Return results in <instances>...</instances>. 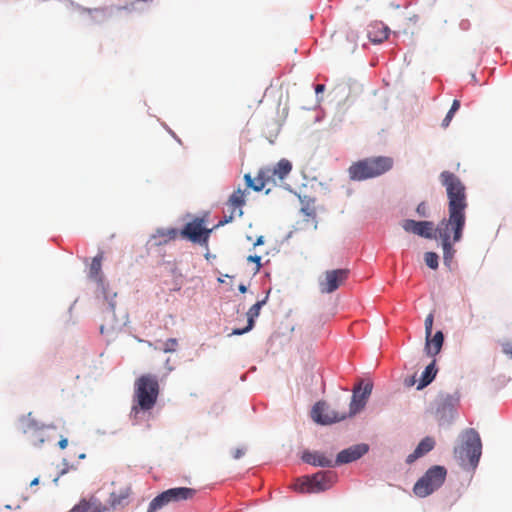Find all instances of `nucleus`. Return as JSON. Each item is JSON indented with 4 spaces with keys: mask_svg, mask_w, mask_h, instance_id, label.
Returning <instances> with one entry per match:
<instances>
[{
    "mask_svg": "<svg viewBox=\"0 0 512 512\" xmlns=\"http://www.w3.org/2000/svg\"><path fill=\"white\" fill-rule=\"evenodd\" d=\"M440 181L446 188L449 217L438 223L436 234L441 242H458L462 238L466 223V188L460 178L449 171L440 174Z\"/></svg>",
    "mask_w": 512,
    "mask_h": 512,
    "instance_id": "1",
    "label": "nucleus"
},
{
    "mask_svg": "<svg viewBox=\"0 0 512 512\" xmlns=\"http://www.w3.org/2000/svg\"><path fill=\"white\" fill-rule=\"evenodd\" d=\"M159 392V382L155 375L144 374L136 379L130 413L134 421L138 420L140 412L150 411L155 406Z\"/></svg>",
    "mask_w": 512,
    "mask_h": 512,
    "instance_id": "2",
    "label": "nucleus"
},
{
    "mask_svg": "<svg viewBox=\"0 0 512 512\" xmlns=\"http://www.w3.org/2000/svg\"><path fill=\"white\" fill-rule=\"evenodd\" d=\"M393 167V159L385 156L370 157L354 162L348 169L351 180L363 181L386 173Z\"/></svg>",
    "mask_w": 512,
    "mask_h": 512,
    "instance_id": "3",
    "label": "nucleus"
},
{
    "mask_svg": "<svg viewBox=\"0 0 512 512\" xmlns=\"http://www.w3.org/2000/svg\"><path fill=\"white\" fill-rule=\"evenodd\" d=\"M455 457L463 466L475 469L482 454V443L478 432L473 428L461 434V444L454 449Z\"/></svg>",
    "mask_w": 512,
    "mask_h": 512,
    "instance_id": "4",
    "label": "nucleus"
},
{
    "mask_svg": "<svg viewBox=\"0 0 512 512\" xmlns=\"http://www.w3.org/2000/svg\"><path fill=\"white\" fill-rule=\"evenodd\" d=\"M447 470L443 466L435 465L429 468L426 473L415 483L413 492L418 497H427L444 483Z\"/></svg>",
    "mask_w": 512,
    "mask_h": 512,
    "instance_id": "5",
    "label": "nucleus"
},
{
    "mask_svg": "<svg viewBox=\"0 0 512 512\" xmlns=\"http://www.w3.org/2000/svg\"><path fill=\"white\" fill-rule=\"evenodd\" d=\"M196 492L195 489L189 487H175L163 491L150 502L147 512H156L170 503L193 499Z\"/></svg>",
    "mask_w": 512,
    "mask_h": 512,
    "instance_id": "6",
    "label": "nucleus"
},
{
    "mask_svg": "<svg viewBox=\"0 0 512 512\" xmlns=\"http://www.w3.org/2000/svg\"><path fill=\"white\" fill-rule=\"evenodd\" d=\"M336 480V474L332 471H323L306 477L304 481L297 482L294 485L296 490L304 492H320L329 489Z\"/></svg>",
    "mask_w": 512,
    "mask_h": 512,
    "instance_id": "7",
    "label": "nucleus"
},
{
    "mask_svg": "<svg viewBox=\"0 0 512 512\" xmlns=\"http://www.w3.org/2000/svg\"><path fill=\"white\" fill-rule=\"evenodd\" d=\"M348 269L327 270L319 279V290L322 294H330L342 286L349 276Z\"/></svg>",
    "mask_w": 512,
    "mask_h": 512,
    "instance_id": "8",
    "label": "nucleus"
},
{
    "mask_svg": "<svg viewBox=\"0 0 512 512\" xmlns=\"http://www.w3.org/2000/svg\"><path fill=\"white\" fill-rule=\"evenodd\" d=\"M21 429L30 440V443L35 447H40L47 439L46 431L47 428L40 425L29 413L21 421Z\"/></svg>",
    "mask_w": 512,
    "mask_h": 512,
    "instance_id": "9",
    "label": "nucleus"
},
{
    "mask_svg": "<svg viewBox=\"0 0 512 512\" xmlns=\"http://www.w3.org/2000/svg\"><path fill=\"white\" fill-rule=\"evenodd\" d=\"M312 419L321 425H329L344 420L347 415L329 409L325 403L318 402L314 405L311 412Z\"/></svg>",
    "mask_w": 512,
    "mask_h": 512,
    "instance_id": "10",
    "label": "nucleus"
},
{
    "mask_svg": "<svg viewBox=\"0 0 512 512\" xmlns=\"http://www.w3.org/2000/svg\"><path fill=\"white\" fill-rule=\"evenodd\" d=\"M211 230L203 227V221L196 219L187 223L182 231L181 236L189 239L194 243H207Z\"/></svg>",
    "mask_w": 512,
    "mask_h": 512,
    "instance_id": "11",
    "label": "nucleus"
},
{
    "mask_svg": "<svg viewBox=\"0 0 512 512\" xmlns=\"http://www.w3.org/2000/svg\"><path fill=\"white\" fill-rule=\"evenodd\" d=\"M372 383H367L362 389L361 383L353 388L352 400L350 402L348 416L352 417L359 413L366 405L372 392Z\"/></svg>",
    "mask_w": 512,
    "mask_h": 512,
    "instance_id": "12",
    "label": "nucleus"
},
{
    "mask_svg": "<svg viewBox=\"0 0 512 512\" xmlns=\"http://www.w3.org/2000/svg\"><path fill=\"white\" fill-rule=\"evenodd\" d=\"M402 228L408 233H413L424 238L432 239L436 237V227L431 221L406 219L402 222Z\"/></svg>",
    "mask_w": 512,
    "mask_h": 512,
    "instance_id": "13",
    "label": "nucleus"
},
{
    "mask_svg": "<svg viewBox=\"0 0 512 512\" xmlns=\"http://www.w3.org/2000/svg\"><path fill=\"white\" fill-rule=\"evenodd\" d=\"M266 177H269L272 185L282 182L292 170V164L289 160L283 158L273 167H265Z\"/></svg>",
    "mask_w": 512,
    "mask_h": 512,
    "instance_id": "14",
    "label": "nucleus"
},
{
    "mask_svg": "<svg viewBox=\"0 0 512 512\" xmlns=\"http://www.w3.org/2000/svg\"><path fill=\"white\" fill-rule=\"evenodd\" d=\"M368 451V445L358 444L342 450L338 453L335 466L350 463L361 458Z\"/></svg>",
    "mask_w": 512,
    "mask_h": 512,
    "instance_id": "15",
    "label": "nucleus"
},
{
    "mask_svg": "<svg viewBox=\"0 0 512 512\" xmlns=\"http://www.w3.org/2000/svg\"><path fill=\"white\" fill-rule=\"evenodd\" d=\"M107 507L95 496L83 498L70 512H105Z\"/></svg>",
    "mask_w": 512,
    "mask_h": 512,
    "instance_id": "16",
    "label": "nucleus"
},
{
    "mask_svg": "<svg viewBox=\"0 0 512 512\" xmlns=\"http://www.w3.org/2000/svg\"><path fill=\"white\" fill-rule=\"evenodd\" d=\"M267 300V296L260 301H257L254 305L250 307V309L247 312V326L243 329H234L232 332V335H242L244 333H247L254 327L255 319L259 316L260 310L263 305H265Z\"/></svg>",
    "mask_w": 512,
    "mask_h": 512,
    "instance_id": "17",
    "label": "nucleus"
},
{
    "mask_svg": "<svg viewBox=\"0 0 512 512\" xmlns=\"http://www.w3.org/2000/svg\"><path fill=\"white\" fill-rule=\"evenodd\" d=\"M389 28L382 22H373L369 25L367 36L373 43H382L388 38Z\"/></svg>",
    "mask_w": 512,
    "mask_h": 512,
    "instance_id": "18",
    "label": "nucleus"
},
{
    "mask_svg": "<svg viewBox=\"0 0 512 512\" xmlns=\"http://www.w3.org/2000/svg\"><path fill=\"white\" fill-rule=\"evenodd\" d=\"M265 168L259 170L257 176L252 178L250 174H245L244 180L248 188L253 189L254 191H261L266 186L272 185V182L269 177H266Z\"/></svg>",
    "mask_w": 512,
    "mask_h": 512,
    "instance_id": "19",
    "label": "nucleus"
},
{
    "mask_svg": "<svg viewBox=\"0 0 512 512\" xmlns=\"http://www.w3.org/2000/svg\"><path fill=\"white\" fill-rule=\"evenodd\" d=\"M302 460L310 465L313 466H320V467H333L335 466V462L327 456H325L321 452H310L305 451L302 455Z\"/></svg>",
    "mask_w": 512,
    "mask_h": 512,
    "instance_id": "20",
    "label": "nucleus"
},
{
    "mask_svg": "<svg viewBox=\"0 0 512 512\" xmlns=\"http://www.w3.org/2000/svg\"><path fill=\"white\" fill-rule=\"evenodd\" d=\"M434 446H435L434 439L431 437H425L424 439H422L420 441V443L418 444V446L416 447L414 452L408 455L406 462L408 464L413 463L418 458H420V457L424 456L425 454H427L428 452H430L434 448Z\"/></svg>",
    "mask_w": 512,
    "mask_h": 512,
    "instance_id": "21",
    "label": "nucleus"
},
{
    "mask_svg": "<svg viewBox=\"0 0 512 512\" xmlns=\"http://www.w3.org/2000/svg\"><path fill=\"white\" fill-rule=\"evenodd\" d=\"M102 261H103V252L98 253L90 264L89 268V278L99 285H103L104 277L102 273Z\"/></svg>",
    "mask_w": 512,
    "mask_h": 512,
    "instance_id": "22",
    "label": "nucleus"
},
{
    "mask_svg": "<svg viewBox=\"0 0 512 512\" xmlns=\"http://www.w3.org/2000/svg\"><path fill=\"white\" fill-rule=\"evenodd\" d=\"M227 205L229 209L237 211V216L243 215L242 207L245 205V191L238 188L235 190L228 199Z\"/></svg>",
    "mask_w": 512,
    "mask_h": 512,
    "instance_id": "23",
    "label": "nucleus"
},
{
    "mask_svg": "<svg viewBox=\"0 0 512 512\" xmlns=\"http://www.w3.org/2000/svg\"><path fill=\"white\" fill-rule=\"evenodd\" d=\"M444 336L441 331H437L432 339L426 338V352L430 356L438 354L442 348Z\"/></svg>",
    "mask_w": 512,
    "mask_h": 512,
    "instance_id": "24",
    "label": "nucleus"
},
{
    "mask_svg": "<svg viewBox=\"0 0 512 512\" xmlns=\"http://www.w3.org/2000/svg\"><path fill=\"white\" fill-rule=\"evenodd\" d=\"M436 374L437 369L435 368V361H433L425 368L424 372L422 373L417 389L420 390L429 385L436 377Z\"/></svg>",
    "mask_w": 512,
    "mask_h": 512,
    "instance_id": "25",
    "label": "nucleus"
},
{
    "mask_svg": "<svg viewBox=\"0 0 512 512\" xmlns=\"http://www.w3.org/2000/svg\"><path fill=\"white\" fill-rule=\"evenodd\" d=\"M131 493V489L129 487L121 488L118 492L113 491L110 494V506L112 508H116L117 506L121 505L124 500H126Z\"/></svg>",
    "mask_w": 512,
    "mask_h": 512,
    "instance_id": "26",
    "label": "nucleus"
},
{
    "mask_svg": "<svg viewBox=\"0 0 512 512\" xmlns=\"http://www.w3.org/2000/svg\"><path fill=\"white\" fill-rule=\"evenodd\" d=\"M178 235V230L175 228H169V229H159L157 230V234L154 236V238H161L157 244H166L170 240L176 239Z\"/></svg>",
    "mask_w": 512,
    "mask_h": 512,
    "instance_id": "27",
    "label": "nucleus"
},
{
    "mask_svg": "<svg viewBox=\"0 0 512 512\" xmlns=\"http://www.w3.org/2000/svg\"><path fill=\"white\" fill-rule=\"evenodd\" d=\"M453 243L454 242H442L444 264L446 266H448L449 268L451 267V264H452V261L454 258V254H455V249L453 248Z\"/></svg>",
    "mask_w": 512,
    "mask_h": 512,
    "instance_id": "28",
    "label": "nucleus"
},
{
    "mask_svg": "<svg viewBox=\"0 0 512 512\" xmlns=\"http://www.w3.org/2000/svg\"><path fill=\"white\" fill-rule=\"evenodd\" d=\"M302 207L301 212L308 218L314 219L316 217V209L314 205V200L312 199H306L304 197L301 199Z\"/></svg>",
    "mask_w": 512,
    "mask_h": 512,
    "instance_id": "29",
    "label": "nucleus"
},
{
    "mask_svg": "<svg viewBox=\"0 0 512 512\" xmlns=\"http://www.w3.org/2000/svg\"><path fill=\"white\" fill-rule=\"evenodd\" d=\"M438 255L435 252H426L424 255V260L426 265L431 269L438 268Z\"/></svg>",
    "mask_w": 512,
    "mask_h": 512,
    "instance_id": "30",
    "label": "nucleus"
},
{
    "mask_svg": "<svg viewBox=\"0 0 512 512\" xmlns=\"http://www.w3.org/2000/svg\"><path fill=\"white\" fill-rule=\"evenodd\" d=\"M178 346V341L175 338H170L164 343L163 351L165 353L174 352Z\"/></svg>",
    "mask_w": 512,
    "mask_h": 512,
    "instance_id": "31",
    "label": "nucleus"
},
{
    "mask_svg": "<svg viewBox=\"0 0 512 512\" xmlns=\"http://www.w3.org/2000/svg\"><path fill=\"white\" fill-rule=\"evenodd\" d=\"M229 211H230V214L224 215L223 219L220 220L219 223L217 224V227L223 226L225 224L232 222L233 219L235 218V216H237V211H234V209H229Z\"/></svg>",
    "mask_w": 512,
    "mask_h": 512,
    "instance_id": "32",
    "label": "nucleus"
},
{
    "mask_svg": "<svg viewBox=\"0 0 512 512\" xmlns=\"http://www.w3.org/2000/svg\"><path fill=\"white\" fill-rule=\"evenodd\" d=\"M432 326H433V315L429 314L425 319V333L426 338H429L432 333Z\"/></svg>",
    "mask_w": 512,
    "mask_h": 512,
    "instance_id": "33",
    "label": "nucleus"
},
{
    "mask_svg": "<svg viewBox=\"0 0 512 512\" xmlns=\"http://www.w3.org/2000/svg\"><path fill=\"white\" fill-rule=\"evenodd\" d=\"M247 261L248 262H253L256 264V267H255V272H258L261 268V257L260 256H257V255H250L247 257Z\"/></svg>",
    "mask_w": 512,
    "mask_h": 512,
    "instance_id": "34",
    "label": "nucleus"
},
{
    "mask_svg": "<svg viewBox=\"0 0 512 512\" xmlns=\"http://www.w3.org/2000/svg\"><path fill=\"white\" fill-rule=\"evenodd\" d=\"M502 351L504 354L512 358V342H505L502 344Z\"/></svg>",
    "mask_w": 512,
    "mask_h": 512,
    "instance_id": "35",
    "label": "nucleus"
},
{
    "mask_svg": "<svg viewBox=\"0 0 512 512\" xmlns=\"http://www.w3.org/2000/svg\"><path fill=\"white\" fill-rule=\"evenodd\" d=\"M417 213L422 216V217H426L427 216V205L422 202L420 203L418 206H417V209H416Z\"/></svg>",
    "mask_w": 512,
    "mask_h": 512,
    "instance_id": "36",
    "label": "nucleus"
},
{
    "mask_svg": "<svg viewBox=\"0 0 512 512\" xmlns=\"http://www.w3.org/2000/svg\"><path fill=\"white\" fill-rule=\"evenodd\" d=\"M245 452H246V449L244 447L236 448L233 451L232 456L234 459H240L242 456H244Z\"/></svg>",
    "mask_w": 512,
    "mask_h": 512,
    "instance_id": "37",
    "label": "nucleus"
},
{
    "mask_svg": "<svg viewBox=\"0 0 512 512\" xmlns=\"http://www.w3.org/2000/svg\"><path fill=\"white\" fill-rule=\"evenodd\" d=\"M453 116H454V114H451V112H450V111H448V113H447L446 117L444 118V120H443V122H442V126H443L444 128H446V127H448V126H449V124H450V122H451V120H452Z\"/></svg>",
    "mask_w": 512,
    "mask_h": 512,
    "instance_id": "38",
    "label": "nucleus"
},
{
    "mask_svg": "<svg viewBox=\"0 0 512 512\" xmlns=\"http://www.w3.org/2000/svg\"><path fill=\"white\" fill-rule=\"evenodd\" d=\"M460 108V101L455 99L451 105L450 112L451 114H455Z\"/></svg>",
    "mask_w": 512,
    "mask_h": 512,
    "instance_id": "39",
    "label": "nucleus"
},
{
    "mask_svg": "<svg viewBox=\"0 0 512 512\" xmlns=\"http://www.w3.org/2000/svg\"><path fill=\"white\" fill-rule=\"evenodd\" d=\"M58 445L60 447V449H65L68 445V440L66 438H62L59 442H58Z\"/></svg>",
    "mask_w": 512,
    "mask_h": 512,
    "instance_id": "40",
    "label": "nucleus"
},
{
    "mask_svg": "<svg viewBox=\"0 0 512 512\" xmlns=\"http://www.w3.org/2000/svg\"><path fill=\"white\" fill-rule=\"evenodd\" d=\"M460 26L463 30H468L470 27V23L468 20H462Z\"/></svg>",
    "mask_w": 512,
    "mask_h": 512,
    "instance_id": "41",
    "label": "nucleus"
},
{
    "mask_svg": "<svg viewBox=\"0 0 512 512\" xmlns=\"http://www.w3.org/2000/svg\"><path fill=\"white\" fill-rule=\"evenodd\" d=\"M325 90V86L323 84H317L315 87V92L317 94L323 92Z\"/></svg>",
    "mask_w": 512,
    "mask_h": 512,
    "instance_id": "42",
    "label": "nucleus"
},
{
    "mask_svg": "<svg viewBox=\"0 0 512 512\" xmlns=\"http://www.w3.org/2000/svg\"><path fill=\"white\" fill-rule=\"evenodd\" d=\"M263 236H260L257 238L256 242L254 243V246H258V245H261L263 244Z\"/></svg>",
    "mask_w": 512,
    "mask_h": 512,
    "instance_id": "43",
    "label": "nucleus"
},
{
    "mask_svg": "<svg viewBox=\"0 0 512 512\" xmlns=\"http://www.w3.org/2000/svg\"><path fill=\"white\" fill-rule=\"evenodd\" d=\"M239 291L241 293H245L247 291V287L244 284L239 285Z\"/></svg>",
    "mask_w": 512,
    "mask_h": 512,
    "instance_id": "44",
    "label": "nucleus"
},
{
    "mask_svg": "<svg viewBox=\"0 0 512 512\" xmlns=\"http://www.w3.org/2000/svg\"><path fill=\"white\" fill-rule=\"evenodd\" d=\"M38 483H39V479H38V478H35V479H33V480L31 481L30 485H31V486H35V485H37Z\"/></svg>",
    "mask_w": 512,
    "mask_h": 512,
    "instance_id": "45",
    "label": "nucleus"
},
{
    "mask_svg": "<svg viewBox=\"0 0 512 512\" xmlns=\"http://www.w3.org/2000/svg\"><path fill=\"white\" fill-rule=\"evenodd\" d=\"M83 11L88 12V13H91V12H92V10H91V9H88V8H83Z\"/></svg>",
    "mask_w": 512,
    "mask_h": 512,
    "instance_id": "46",
    "label": "nucleus"
}]
</instances>
